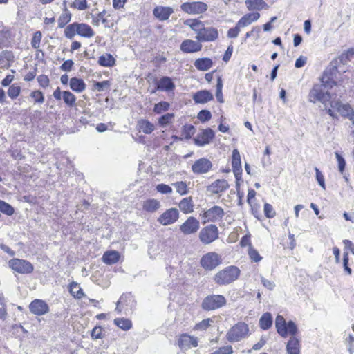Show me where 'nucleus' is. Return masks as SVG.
Here are the masks:
<instances>
[{
    "label": "nucleus",
    "instance_id": "f257e3e1",
    "mask_svg": "<svg viewBox=\"0 0 354 354\" xmlns=\"http://www.w3.org/2000/svg\"><path fill=\"white\" fill-rule=\"evenodd\" d=\"M275 328L279 336L286 338L290 336V339L286 344L288 354H300L301 344L296 337L298 333V328L295 323L290 320L286 322L283 315H278L275 318Z\"/></svg>",
    "mask_w": 354,
    "mask_h": 354
},
{
    "label": "nucleus",
    "instance_id": "f03ea898",
    "mask_svg": "<svg viewBox=\"0 0 354 354\" xmlns=\"http://www.w3.org/2000/svg\"><path fill=\"white\" fill-rule=\"evenodd\" d=\"M333 85H336V82L332 81L328 75V71H325L322 78V84H315L310 90L308 95L309 101L313 103L319 102L325 106L327 110L326 103L333 97L328 91V87L332 88Z\"/></svg>",
    "mask_w": 354,
    "mask_h": 354
},
{
    "label": "nucleus",
    "instance_id": "7ed1b4c3",
    "mask_svg": "<svg viewBox=\"0 0 354 354\" xmlns=\"http://www.w3.org/2000/svg\"><path fill=\"white\" fill-rule=\"evenodd\" d=\"M241 274L240 270L234 266H230L218 271L214 277L216 283L219 286H225L230 284L239 277Z\"/></svg>",
    "mask_w": 354,
    "mask_h": 354
},
{
    "label": "nucleus",
    "instance_id": "20e7f679",
    "mask_svg": "<svg viewBox=\"0 0 354 354\" xmlns=\"http://www.w3.org/2000/svg\"><path fill=\"white\" fill-rule=\"evenodd\" d=\"M249 335V326L244 322H239L227 330L225 337L228 342L233 343L241 341Z\"/></svg>",
    "mask_w": 354,
    "mask_h": 354
},
{
    "label": "nucleus",
    "instance_id": "39448f33",
    "mask_svg": "<svg viewBox=\"0 0 354 354\" xmlns=\"http://www.w3.org/2000/svg\"><path fill=\"white\" fill-rule=\"evenodd\" d=\"M330 104L331 108L327 109V113L331 117H337L335 113L337 111L342 116L348 118L351 121V118L354 116V111L348 104L342 103L339 100H332Z\"/></svg>",
    "mask_w": 354,
    "mask_h": 354
},
{
    "label": "nucleus",
    "instance_id": "423d86ee",
    "mask_svg": "<svg viewBox=\"0 0 354 354\" xmlns=\"http://www.w3.org/2000/svg\"><path fill=\"white\" fill-rule=\"evenodd\" d=\"M223 261L222 257L216 252H209L200 259V265L205 271H212L219 266Z\"/></svg>",
    "mask_w": 354,
    "mask_h": 354
},
{
    "label": "nucleus",
    "instance_id": "0eeeda50",
    "mask_svg": "<svg viewBox=\"0 0 354 354\" xmlns=\"http://www.w3.org/2000/svg\"><path fill=\"white\" fill-rule=\"evenodd\" d=\"M227 300L221 295H210L205 297L201 304V307L206 311H212L225 306Z\"/></svg>",
    "mask_w": 354,
    "mask_h": 354
},
{
    "label": "nucleus",
    "instance_id": "6e6552de",
    "mask_svg": "<svg viewBox=\"0 0 354 354\" xmlns=\"http://www.w3.org/2000/svg\"><path fill=\"white\" fill-rule=\"evenodd\" d=\"M219 237V230L218 227L214 224H209L203 227L199 234L198 238L200 241L204 245H209Z\"/></svg>",
    "mask_w": 354,
    "mask_h": 354
},
{
    "label": "nucleus",
    "instance_id": "1a4fd4ad",
    "mask_svg": "<svg viewBox=\"0 0 354 354\" xmlns=\"http://www.w3.org/2000/svg\"><path fill=\"white\" fill-rule=\"evenodd\" d=\"M8 266L14 272L21 274H29L34 270V266L30 261L18 258L10 259Z\"/></svg>",
    "mask_w": 354,
    "mask_h": 354
},
{
    "label": "nucleus",
    "instance_id": "9d476101",
    "mask_svg": "<svg viewBox=\"0 0 354 354\" xmlns=\"http://www.w3.org/2000/svg\"><path fill=\"white\" fill-rule=\"evenodd\" d=\"M225 215L223 209L218 205H214L201 214L203 223H217L222 221Z\"/></svg>",
    "mask_w": 354,
    "mask_h": 354
},
{
    "label": "nucleus",
    "instance_id": "9b49d317",
    "mask_svg": "<svg viewBox=\"0 0 354 354\" xmlns=\"http://www.w3.org/2000/svg\"><path fill=\"white\" fill-rule=\"evenodd\" d=\"M183 12L189 15H201L208 9V6L202 1L185 2L180 5Z\"/></svg>",
    "mask_w": 354,
    "mask_h": 354
},
{
    "label": "nucleus",
    "instance_id": "f8f14e48",
    "mask_svg": "<svg viewBox=\"0 0 354 354\" xmlns=\"http://www.w3.org/2000/svg\"><path fill=\"white\" fill-rule=\"evenodd\" d=\"M136 306V301L131 292L123 293L116 304L115 310L118 313L127 311L129 309L132 310Z\"/></svg>",
    "mask_w": 354,
    "mask_h": 354
},
{
    "label": "nucleus",
    "instance_id": "ddd939ff",
    "mask_svg": "<svg viewBox=\"0 0 354 354\" xmlns=\"http://www.w3.org/2000/svg\"><path fill=\"white\" fill-rule=\"evenodd\" d=\"M179 218V212L176 208L167 209L158 218V222L162 225H169L176 223Z\"/></svg>",
    "mask_w": 354,
    "mask_h": 354
},
{
    "label": "nucleus",
    "instance_id": "4468645a",
    "mask_svg": "<svg viewBox=\"0 0 354 354\" xmlns=\"http://www.w3.org/2000/svg\"><path fill=\"white\" fill-rule=\"evenodd\" d=\"M31 313L37 316H42L50 310L48 304L42 299H35L28 306Z\"/></svg>",
    "mask_w": 354,
    "mask_h": 354
},
{
    "label": "nucleus",
    "instance_id": "2eb2a0df",
    "mask_svg": "<svg viewBox=\"0 0 354 354\" xmlns=\"http://www.w3.org/2000/svg\"><path fill=\"white\" fill-rule=\"evenodd\" d=\"M218 37V32L214 27H203L201 31L196 36V40L200 42L215 41Z\"/></svg>",
    "mask_w": 354,
    "mask_h": 354
},
{
    "label": "nucleus",
    "instance_id": "dca6fc26",
    "mask_svg": "<svg viewBox=\"0 0 354 354\" xmlns=\"http://www.w3.org/2000/svg\"><path fill=\"white\" fill-rule=\"evenodd\" d=\"M177 344L181 349H190L198 346V339L187 333H182L178 338Z\"/></svg>",
    "mask_w": 354,
    "mask_h": 354
},
{
    "label": "nucleus",
    "instance_id": "f3484780",
    "mask_svg": "<svg viewBox=\"0 0 354 354\" xmlns=\"http://www.w3.org/2000/svg\"><path fill=\"white\" fill-rule=\"evenodd\" d=\"M200 227L199 221L194 216H189L180 226V232L185 235L196 233Z\"/></svg>",
    "mask_w": 354,
    "mask_h": 354
},
{
    "label": "nucleus",
    "instance_id": "a211bd4d",
    "mask_svg": "<svg viewBox=\"0 0 354 354\" xmlns=\"http://www.w3.org/2000/svg\"><path fill=\"white\" fill-rule=\"evenodd\" d=\"M214 132L210 128L202 130L196 138H194V142L198 146H204L206 144L210 142V141L214 138Z\"/></svg>",
    "mask_w": 354,
    "mask_h": 354
},
{
    "label": "nucleus",
    "instance_id": "6ab92c4d",
    "mask_svg": "<svg viewBox=\"0 0 354 354\" xmlns=\"http://www.w3.org/2000/svg\"><path fill=\"white\" fill-rule=\"evenodd\" d=\"M212 167V164L208 159L201 158L193 164L192 169L194 173L199 174L208 172Z\"/></svg>",
    "mask_w": 354,
    "mask_h": 354
},
{
    "label": "nucleus",
    "instance_id": "aec40b11",
    "mask_svg": "<svg viewBox=\"0 0 354 354\" xmlns=\"http://www.w3.org/2000/svg\"><path fill=\"white\" fill-rule=\"evenodd\" d=\"M201 49L202 44L198 40L185 39L180 44V50L185 53H194Z\"/></svg>",
    "mask_w": 354,
    "mask_h": 354
},
{
    "label": "nucleus",
    "instance_id": "412c9836",
    "mask_svg": "<svg viewBox=\"0 0 354 354\" xmlns=\"http://www.w3.org/2000/svg\"><path fill=\"white\" fill-rule=\"evenodd\" d=\"M173 12V8L168 6H156L153 10V15L160 21L167 20Z\"/></svg>",
    "mask_w": 354,
    "mask_h": 354
},
{
    "label": "nucleus",
    "instance_id": "4be33fe9",
    "mask_svg": "<svg viewBox=\"0 0 354 354\" xmlns=\"http://www.w3.org/2000/svg\"><path fill=\"white\" fill-rule=\"evenodd\" d=\"M229 184L225 179H218L208 187V190L214 194H219L225 192L229 188Z\"/></svg>",
    "mask_w": 354,
    "mask_h": 354
},
{
    "label": "nucleus",
    "instance_id": "5701e85b",
    "mask_svg": "<svg viewBox=\"0 0 354 354\" xmlns=\"http://www.w3.org/2000/svg\"><path fill=\"white\" fill-rule=\"evenodd\" d=\"M142 211L147 213L153 214L157 212L160 207V203L155 198H148L142 202Z\"/></svg>",
    "mask_w": 354,
    "mask_h": 354
},
{
    "label": "nucleus",
    "instance_id": "b1692460",
    "mask_svg": "<svg viewBox=\"0 0 354 354\" xmlns=\"http://www.w3.org/2000/svg\"><path fill=\"white\" fill-rule=\"evenodd\" d=\"M193 100L196 103L205 104L213 100V95L209 91L202 90L193 95Z\"/></svg>",
    "mask_w": 354,
    "mask_h": 354
},
{
    "label": "nucleus",
    "instance_id": "393cba45",
    "mask_svg": "<svg viewBox=\"0 0 354 354\" xmlns=\"http://www.w3.org/2000/svg\"><path fill=\"white\" fill-rule=\"evenodd\" d=\"M120 259V254L116 250L106 251L102 256V261L107 265H113L118 263Z\"/></svg>",
    "mask_w": 354,
    "mask_h": 354
},
{
    "label": "nucleus",
    "instance_id": "a878e982",
    "mask_svg": "<svg viewBox=\"0 0 354 354\" xmlns=\"http://www.w3.org/2000/svg\"><path fill=\"white\" fill-rule=\"evenodd\" d=\"M260 17L259 12L248 13L243 16L237 22L238 26L243 28L249 26L252 22L257 21Z\"/></svg>",
    "mask_w": 354,
    "mask_h": 354
},
{
    "label": "nucleus",
    "instance_id": "bb28decb",
    "mask_svg": "<svg viewBox=\"0 0 354 354\" xmlns=\"http://www.w3.org/2000/svg\"><path fill=\"white\" fill-rule=\"evenodd\" d=\"M180 210L185 214L194 212V202L192 196L183 198L178 203Z\"/></svg>",
    "mask_w": 354,
    "mask_h": 354
},
{
    "label": "nucleus",
    "instance_id": "cd10ccee",
    "mask_svg": "<svg viewBox=\"0 0 354 354\" xmlns=\"http://www.w3.org/2000/svg\"><path fill=\"white\" fill-rule=\"evenodd\" d=\"M273 324V319L272 314L269 312H266L262 314L259 320V326L263 330H268L271 328Z\"/></svg>",
    "mask_w": 354,
    "mask_h": 354
},
{
    "label": "nucleus",
    "instance_id": "c85d7f7f",
    "mask_svg": "<svg viewBox=\"0 0 354 354\" xmlns=\"http://www.w3.org/2000/svg\"><path fill=\"white\" fill-rule=\"evenodd\" d=\"M174 88L175 84L172 82V80L167 76H164L158 82L156 89L159 91H169L174 89Z\"/></svg>",
    "mask_w": 354,
    "mask_h": 354
},
{
    "label": "nucleus",
    "instance_id": "c756f323",
    "mask_svg": "<svg viewBox=\"0 0 354 354\" xmlns=\"http://www.w3.org/2000/svg\"><path fill=\"white\" fill-rule=\"evenodd\" d=\"M245 5L248 10H261L268 8L263 0H245Z\"/></svg>",
    "mask_w": 354,
    "mask_h": 354
},
{
    "label": "nucleus",
    "instance_id": "7c9ffc66",
    "mask_svg": "<svg viewBox=\"0 0 354 354\" xmlns=\"http://www.w3.org/2000/svg\"><path fill=\"white\" fill-rule=\"evenodd\" d=\"M194 64L198 70L205 71L212 66L213 62L210 58L204 57L196 59Z\"/></svg>",
    "mask_w": 354,
    "mask_h": 354
},
{
    "label": "nucleus",
    "instance_id": "2f4dec72",
    "mask_svg": "<svg viewBox=\"0 0 354 354\" xmlns=\"http://www.w3.org/2000/svg\"><path fill=\"white\" fill-rule=\"evenodd\" d=\"M256 192L253 189H250L247 195V202L251 207V209L252 214L257 217V214H259V205H257L255 203L256 199Z\"/></svg>",
    "mask_w": 354,
    "mask_h": 354
},
{
    "label": "nucleus",
    "instance_id": "473e14b6",
    "mask_svg": "<svg viewBox=\"0 0 354 354\" xmlns=\"http://www.w3.org/2000/svg\"><path fill=\"white\" fill-rule=\"evenodd\" d=\"M77 34L82 37L90 38L94 35V31L89 25L77 23Z\"/></svg>",
    "mask_w": 354,
    "mask_h": 354
},
{
    "label": "nucleus",
    "instance_id": "72a5a7b5",
    "mask_svg": "<svg viewBox=\"0 0 354 354\" xmlns=\"http://www.w3.org/2000/svg\"><path fill=\"white\" fill-rule=\"evenodd\" d=\"M69 292L71 295L75 299H80L85 297L82 288L80 287L77 282L73 281L69 284Z\"/></svg>",
    "mask_w": 354,
    "mask_h": 354
},
{
    "label": "nucleus",
    "instance_id": "f704fd0d",
    "mask_svg": "<svg viewBox=\"0 0 354 354\" xmlns=\"http://www.w3.org/2000/svg\"><path fill=\"white\" fill-rule=\"evenodd\" d=\"M185 26H189L196 35L200 32L204 26L203 23L198 19H189L184 21Z\"/></svg>",
    "mask_w": 354,
    "mask_h": 354
},
{
    "label": "nucleus",
    "instance_id": "c9c22d12",
    "mask_svg": "<svg viewBox=\"0 0 354 354\" xmlns=\"http://www.w3.org/2000/svg\"><path fill=\"white\" fill-rule=\"evenodd\" d=\"M70 87L73 91L81 93L86 88V84L82 79L72 77L70 80Z\"/></svg>",
    "mask_w": 354,
    "mask_h": 354
},
{
    "label": "nucleus",
    "instance_id": "e433bc0d",
    "mask_svg": "<svg viewBox=\"0 0 354 354\" xmlns=\"http://www.w3.org/2000/svg\"><path fill=\"white\" fill-rule=\"evenodd\" d=\"M113 323L115 325H116L118 328L122 329V330L127 331L130 330L132 326V322L129 319L127 318H115L113 320Z\"/></svg>",
    "mask_w": 354,
    "mask_h": 354
},
{
    "label": "nucleus",
    "instance_id": "4c0bfd02",
    "mask_svg": "<svg viewBox=\"0 0 354 354\" xmlns=\"http://www.w3.org/2000/svg\"><path fill=\"white\" fill-rule=\"evenodd\" d=\"M232 169L236 179H239L242 174L241 156H232Z\"/></svg>",
    "mask_w": 354,
    "mask_h": 354
},
{
    "label": "nucleus",
    "instance_id": "58836bf2",
    "mask_svg": "<svg viewBox=\"0 0 354 354\" xmlns=\"http://www.w3.org/2000/svg\"><path fill=\"white\" fill-rule=\"evenodd\" d=\"M213 322L214 321L211 318L204 319L198 323H196L194 326L193 330L195 331H205L212 326Z\"/></svg>",
    "mask_w": 354,
    "mask_h": 354
},
{
    "label": "nucleus",
    "instance_id": "ea45409f",
    "mask_svg": "<svg viewBox=\"0 0 354 354\" xmlns=\"http://www.w3.org/2000/svg\"><path fill=\"white\" fill-rule=\"evenodd\" d=\"M138 125L139 131L146 134H149L154 130V125L147 120H140Z\"/></svg>",
    "mask_w": 354,
    "mask_h": 354
},
{
    "label": "nucleus",
    "instance_id": "a19ab883",
    "mask_svg": "<svg viewBox=\"0 0 354 354\" xmlns=\"http://www.w3.org/2000/svg\"><path fill=\"white\" fill-rule=\"evenodd\" d=\"M354 58V48H350L346 52L342 53L335 62H339L344 65L348 64V62L351 61Z\"/></svg>",
    "mask_w": 354,
    "mask_h": 354
},
{
    "label": "nucleus",
    "instance_id": "79ce46f5",
    "mask_svg": "<svg viewBox=\"0 0 354 354\" xmlns=\"http://www.w3.org/2000/svg\"><path fill=\"white\" fill-rule=\"evenodd\" d=\"M71 19V14L68 10L65 7L63 12L61 14L58 19V27L59 28H64Z\"/></svg>",
    "mask_w": 354,
    "mask_h": 354
},
{
    "label": "nucleus",
    "instance_id": "37998d69",
    "mask_svg": "<svg viewBox=\"0 0 354 354\" xmlns=\"http://www.w3.org/2000/svg\"><path fill=\"white\" fill-rule=\"evenodd\" d=\"M98 64L102 66L110 67L115 64V59L111 54H105L99 57Z\"/></svg>",
    "mask_w": 354,
    "mask_h": 354
},
{
    "label": "nucleus",
    "instance_id": "c03bdc74",
    "mask_svg": "<svg viewBox=\"0 0 354 354\" xmlns=\"http://www.w3.org/2000/svg\"><path fill=\"white\" fill-rule=\"evenodd\" d=\"M172 185L176 188V192L180 195H186L189 192L188 185L184 181H178L172 183Z\"/></svg>",
    "mask_w": 354,
    "mask_h": 354
},
{
    "label": "nucleus",
    "instance_id": "a18cd8bd",
    "mask_svg": "<svg viewBox=\"0 0 354 354\" xmlns=\"http://www.w3.org/2000/svg\"><path fill=\"white\" fill-rule=\"evenodd\" d=\"M248 254L251 262L252 263H259L263 259L259 252L254 247H250L248 248Z\"/></svg>",
    "mask_w": 354,
    "mask_h": 354
},
{
    "label": "nucleus",
    "instance_id": "49530a36",
    "mask_svg": "<svg viewBox=\"0 0 354 354\" xmlns=\"http://www.w3.org/2000/svg\"><path fill=\"white\" fill-rule=\"evenodd\" d=\"M77 34V23H73L67 26L64 30V35L71 39Z\"/></svg>",
    "mask_w": 354,
    "mask_h": 354
},
{
    "label": "nucleus",
    "instance_id": "de8ad7c7",
    "mask_svg": "<svg viewBox=\"0 0 354 354\" xmlns=\"http://www.w3.org/2000/svg\"><path fill=\"white\" fill-rule=\"evenodd\" d=\"M64 102L69 106H73L75 104L76 97L70 91H64L62 93Z\"/></svg>",
    "mask_w": 354,
    "mask_h": 354
},
{
    "label": "nucleus",
    "instance_id": "09e8293b",
    "mask_svg": "<svg viewBox=\"0 0 354 354\" xmlns=\"http://www.w3.org/2000/svg\"><path fill=\"white\" fill-rule=\"evenodd\" d=\"M0 211L8 216H11L15 213L13 207L1 200H0Z\"/></svg>",
    "mask_w": 354,
    "mask_h": 354
},
{
    "label": "nucleus",
    "instance_id": "8fccbe9b",
    "mask_svg": "<svg viewBox=\"0 0 354 354\" xmlns=\"http://www.w3.org/2000/svg\"><path fill=\"white\" fill-rule=\"evenodd\" d=\"M195 127L192 124H185L183 129V138L189 139L195 133Z\"/></svg>",
    "mask_w": 354,
    "mask_h": 354
},
{
    "label": "nucleus",
    "instance_id": "3c124183",
    "mask_svg": "<svg viewBox=\"0 0 354 354\" xmlns=\"http://www.w3.org/2000/svg\"><path fill=\"white\" fill-rule=\"evenodd\" d=\"M222 88H223V82L221 77H218L217 78V84H216V97L217 100L223 103V93H222Z\"/></svg>",
    "mask_w": 354,
    "mask_h": 354
},
{
    "label": "nucleus",
    "instance_id": "603ef678",
    "mask_svg": "<svg viewBox=\"0 0 354 354\" xmlns=\"http://www.w3.org/2000/svg\"><path fill=\"white\" fill-rule=\"evenodd\" d=\"M174 118V115L173 113H167L162 115L159 120L158 123L160 127H164L168 124H169Z\"/></svg>",
    "mask_w": 354,
    "mask_h": 354
},
{
    "label": "nucleus",
    "instance_id": "864d4df0",
    "mask_svg": "<svg viewBox=\"0 0 354 354\" xmlns=\"http://www.w3.org/2000/svg\"><path fill=\"white\" fill-rule=\"evenodd\" d=\"M21 93V88L19 86L12 84L8 90V95L11 99L17 98Z\"/></svg>",
    "mask_w": 354,
    "mask_h": 354
},
{
    "label": "nucleus",
    "instance_id": "5fc2aeb1",
    "mask_svg": "<svg viewBox=\"0 0 354 354\" xmlns=\"http://www.w3.org/2000/svg\"><path fill=\"white\" fill-rule=\"evenodd\" d=\"M104 329L102 326H95L91 333V337L93 339H102L103 337Z\"/></svg>",
    "mask_w": 354,
    "mask_h": 354
},
{
    "label": "nucleus",
    "instance_id": "6e6d98bb",
    "mask_svg": "<svg viewBox=\"0 0 354 354\" xmlns=\"http://www.w3.org/2000/svg\"><path fill=\"white\" fill-rule=\"evenodd\" d=\"M263 211L266 217L268 218H272L276 216L275 210L274 209L272 205L269 203H266L264 204Z\"/></svg>",
    "mask_w": 354,
    "mask_h": 354
},
{
    "label": "nucleus",
    "instance_id": "4d7b16f0",
    "mask_svg": "<svg viewBox=\"0 0 354 354\" xmlns=\"http://www.w3.org/2000/svg\"><path fill=\"white\" fill-rule=\"evenodd\" d=\"M12 62L14 61V55L11 51L3 50L0 53V62Z\"/></svg>",
    "mask_w": 354,
    "mask_h": 354
},
{
    "label": "nucleus",
    "instance_id": "13d9d810",
    "mask_svg": "<svg viewBox=\"0 0 354 354\" xmlns=\"http://www.w3.org/2000/svg\"><path fill=\"white\" fill-rule=\"evenodd\" d=\"M169 108V104L167 102L162 101L155 104L153 111L156 113H161L162 112L166 111Z\"/></svg>",
    "mask_w": 354,
    "mask_h": 354
},
{
    "label": "nucleus",
    "instance_id": "bf43d9fd",
    "mask_svg": "<svg viewBox=\"0 0 354 354\" xmlns=\"http://www.w3.org/2000/svg\"><path fill=\"white\" fill-rule=\"evenodd\" d=\"M41 37L42 35L40 31H37L34 33L31 41L32 48L37 50L39 48Z\"/></svg>",
    "mask_w": 354,
    "mask_h": 354
},
{
    "label": "nucleus",
    "instance_id": "052dcab7",
    "mask_svg": "<svg viewBox=\"0 0 354 354\" xmlns=\"http://www.w3.org/2000/svg\"><path fill=\"white\" fill-rule=\"evenodd\" d=\"M234 352L233 348L231 345L219 347L215 351L209 354H232Z\"/></svg>",
    "mask_w": 354,
    "mask_h": 354
},
{
    "label": "nucleus",
    "instance_id": "680f3d73",
    "mask_svg": "<svg viewBox=\"0 0 354 354\" xmlns=\"http://www.w3.org/2000/svg\"><path fill=\"white\" fill-rule=\"evenodd\" d=\"M197 118L201 122H207L209 121L212 118V113L208 110H201L197 115Z\"/></svg>",
    "mask_w": 354,
    "mask_h": 354
},
{
    "label": "nucleus",
    "instance_id": "e2e57ef3",
    "mask_svg": "<svg viewBox=\"0 0 354 354\" xmlns=\"http://www.w3.org/2000/svg\"><path fill=\"white\" fill-rule=\"evenodd\" d=\"M71 6L80 10H84L88 8L86 0H75Z\"/></svg>",
    "mask_w": 354,
    "mask_h": 354
},
{
    "label": "nucleus",
    "instance_id": "0e129e2a",
    "mask_svg": "<svg viewBox=\"0 0 354 354\" xmlns=\"http://www.w3.org/2000/svg\"><path fill=\"white\" fill-rule=\"evenodd\" d=\"M7 315L6 304L4 297L0 295V319H4Z\"/></svg>",
    "mask_w": 354,
    "mask_h": 354
},
{
    "label": "nucleus",
    "instance_id": "69168bd1",
    "mask_svg": "<svg viewBox=\"0 0 354 354\" xmlns=\"http://www.w3.org/2000/svg\"><path fill=\"white\" fill-rule=\"evenodd\" d=\"M156 190L161 193V194H171L172 192V189L171 187L168 185H166V184H158L157 186H156Z\"/></svg>",
    "mask_w": 354,
    "mask_h": 354
},
{
    "label": "nucleus",
    "instance_id": "338daca9",
    "mask_svg": "<svg viewBox=\"0 0 354 354\" xmlns=\"http://www.w3.org/2000/svg\"><path fill=\"white\" fill-rule=\"evenodd\" d=\"M110 82L109 81L96 82L94 84L95 88L99 91H103L105 88H109Z\"/></svg>",
    "mask_w": 354,
    "mask_h": 354
},
{
    "label": "nucleus",
    "instance_id": "774afa93",
    "mask_svg": "<svg viewBox=\"0 0 354 354\" xmlns=\"http://www.w3.org/2000/svg\"><path fill=\"white\" fill-rule=\"evenodd\" d=\"M31 97H32L36 102L43 103L44 101V97L43 93L40 91H35L30 93Z\"/></svg>",
    "mask_w": 354,
    "mask_h": 354
}]
</instances>
